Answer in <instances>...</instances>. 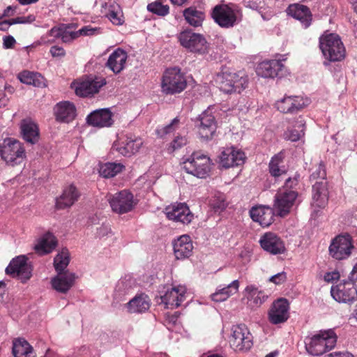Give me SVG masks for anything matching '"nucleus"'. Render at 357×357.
Masks as SVG:
<instances>
[{
    "mask_svg": "<svg viewBox=\"0 0 357 357\" xmlns=\"http://www.w3.org/2000/svg\"><path fill=\"white\" fill-rule=\"evenodd\" d=\"M296 177L288 178L284 185L278 190L275 196L274 210L280 217H284L289 213L291 208L296 204L298 192Z\"/></svg>",
    "mask_w": 357,
    "mask_h": 357,
    "instance_id": "nucleus-1",
    "label": "nucleus"
},
{
    "mask_svg": "<svg viewBox=\"0 0 357 357\" xmlns=\"http://www.w3.org/2000/svg\"><path fill=\"white\" fill-rule=\"evenodd\" d=\"M337 336L333 330L321 331L305 340V349L312 356H320L333 349L336 344Z\"/></svg>",
    "mask_w": 357,
    "mask_h": 357,
    "instance_id": "nucleus-2",
    "label": "nucleus"
},
{
    "mask_svg": "<svg viewBox=\"0 0 357 357\" xmlns=\"http://www.w3.org/2000/svg\"><path fill=\"white\" fill-rule=\"evenodd\" d=\"M0 156L9 166H16L23 162L26 158L24 145L14 138H6L0 143Z\"/></svg>",
    "mask_w": 357,
    "mask_h": 357,
    "instance_id": "nucleus-3",
    "label": "nucleus"
},
{
    "mask_svg": "<svg viewBox=\"0 0 357 357\" xmlns=\"http://www.w3.org/2000/svg\"><path fill=\"white\" fill-rule=\"evenodd\" d=\"M216 82L225 93H241L248 86V77L243 72L223 71L217 75Z\"/></svg>",
    "mask_w": 357,
    "mask_h": 357,
    "instance_id": "nucleus-4",
    "label": "nucleus"
},
{
    "mask_svg": "<svg viewBox=\"0 0 357 357\" xmlns=\"http://www.w3.org/2000/svg\"><path fill=\"white\" fill-rule=\"evenodd\" d=\"M319 47L324 58L331 62L341 61L345 56V48L338 35L329 33L319 38Z\"/></svg>",
    "mask_w": 357,
    "mask_h": 357,
    "instance_id": "nucleus-5",
    "label": "nucleus"
},
{
    "mask_svg": "<svg viewBox=\"0 0 357 357\" xmlns=\"http://www.w3.org/2000/svg\"><path fill=\"white\" fill-rule=\"evenodd\" d=\"M210 158L203 154L194 153L183 162V169L197 178H206L211 169Z\"/></svg>",
    "mask_w": 357,
    "mask_h": 357,
    "instance_id": "nucleus-6",
    "label": "nucleus"
},
{
    "mask_svg": "<svg viewBox=\"0 0 357 357\" xmlns=\"http://www.w3.org/2000/svg\"><path fill=\"white\" fill-rule=\"evenodd\" d=\"M187 86L185 77L181 73V69L174 67L167 69L161 82V88L166 94H175L183 91Z\"/></svg>",
    "mask_w": 357,
    "mask_h": 357,
    "instance_id": "nucleus-7",
    "label": "nucleus"
},
{
    "mask_svg": "<svg viewBox=\"0 0 357 357\" xmlns=\"http://www.w3.org/2000/svg\"><path fill=\"white\" fill-rule=\"evenodd\" d=\"M33 267L25 255L13 258L6 268L5 272L22 283L26 282L32 276Z\"/></svg>",
    "mask_w": 357,
    "mask_h": 357,
    "instance_id": "nucleus-8",
    "label": "nucleus"
},
{
    "mask_svg": "<svg viewBox=\"0 0 357 357\" xmlns=\"http://www.w3.org/2000/svg\"><path fill=\"white\" fill-rule=\"evenodd\" d=\"M178 38L181 45L191 52L204 54L208 52V44L200 33L187 29L181 32Z\"/></svg>",
    "mask_w": 357,
    "mask_h": 357,
    "instance_id": "nucleus-9",
    "label": "nucleus"
},
{
    "mask_svg": "<svg viewBox=\"0 0 357 357\" xmlns=\"http://www.w3.org/2000/svg\"><path fill=\"white\" fill-rule=\"evenodd\" d=\"M108 201L112 210L118 214H123L131 211L137 204L133 195L127 190H121L111 195Z\"/></svg>",
    "mask_w": 357,
    "mask_h": 357,
    "instance_id": "nucleus-10",
    "label": "nucleus"
},
{
    "mask_svg": "<svg viewBox=\"0 0 357 357\" xmlns=\"http://www.w3.org/2000/svg\"><path fill=\"white\" fill-rule=\"evenodd\" d=\"M212 17L221 27L230 28L241 20L239 12L227 5H217L213 10Z\"/></svg>",
    "mask_w": 357,
    "mask_h": 357,
    "instance_id": "nucleus-11",
    "label": "nucleus"
},
{
    "mask_svg": "<svg viewBox=\"0 0 357 357\" xmlns=\"http://www.w3.org/2000/svg\"><path fill=\"white\" fill-rule=\"evenodd\" d=\"M229 343L235 351H248L252 346V336L248 328L243 325L232 327Z\"/></svg>",
    "mask_w": 357,
    "mask_h": 357,
    "instance_id": "nucleus-12",
    "label": "nucleus"
},
{
    "mask_svg": "<svg viewBox=\"0 0 357 357\" xmlns=\"http://www.w3.org/2000/svg\"><path fill=\"white\" fill-rule=\"evenodd\" d=\"M355 280L349 277V280L332 287L331 294L333 298L339 303H350L357 298V289Z\"/></svg>",
    "mask_w": 357,
    "mask_h": 357,
    "instance_id": "nucleus-13",
    "label": "nucleus"
},
{
    "mask_svg": "<svg viewBox=\"0 0 357 357\" xmlns=\"http://www.w3.org/2000/svg\"><path fill=\"white\" fill-rule=\"evenodd\" d=\"M167 218L176 222L188 225L194 218L193 213L185 203H174L164 209Z\"/></svg>",
    "mask_w": 357,
    "mask_h": 357,
    "instance_id": "nucleus-14",
    "label": "nucleus"
},
{
    "mask_svg": "<svg viewBox=\"0 0 357 357\" xmlns=\"http://www.w3.org/2000/svg\"><path fill=\"white\" fill-rule=\"evenodd\" d=\"M353 248L349 235L338 236L332 241L329 247V252L333 258L341 260L347 258L351 255Z\"/></svg>",
    "mask_w": 357,
    "mask_h": 357,
    "instance_id": "nucleus-15",
    "label": "nucleus"
},
{
    "mask_svg": "<svg viewBox=\"0 0 357 357\" xmlns=\"http://www.w3.org/2000/svg\"><path fill=\"white\" fill-rule=\"evenodd\" d=\"M309 104V100L299 96H284L276 102L277 109L284 114L298 112Z\"/></svg>",
    "mask_w": 357,
    "mask_h": 357,
    "instance_id": "nucleus-16",
    "label": "nucleus"
},
{
    "mask_svg": "<svg viewBox=\"0 0 357 357\" xmlns=\"http://www.w3.org/2000/svg\"><path fill=\"white\" fill-rule=\"evenodd\" d=\"M289 303L285 298H279L272 304L268 311V320L273 324L285 322L289 317Z\"/></svg>",
    "mask_w": 357,
    "mask_h": 357,
    "instance_id": "nucleus-17",
    "label": "nucleus"
},
{
    "mask_svg": "<svg viewBox=\"0 0 357 357\" xmlns=\"http://www.w3.org/2000/svg\"><path fill=\"white\" fill-rule=\"evenodd\" d=\"M220 165L224 168L239 166L244 163L245 153L233 146L224 149L220 155Z\"/></svg>",
    "mask_w": 357,
    "mask_h": 357,
    "instance_id": "nucleus-18",
    "label": "nucleus"
},
{
    "mask_svg": "<svg viewBox=\"0 0 357 357\" xmlns=\"http://www.w3.org/2000/svg\"><path fill=\"white\" fill-rule=\"evenodd\" d=\"M105 84V79L103 78L87 77L78 84L75 88V93L79 96L87 97L98 93Z\"/></svg>",
    "mask_w": 357,
    "mask_h": 357,
    "instance_id": "nucleus-19",
    "label": "nucleus"
},
{
    "mask_svg": "<svg viewBox=\"0 0 357 357\" xmlns=\"http://www.w3.org/2000/svg\"><path fill=\"white\" fill-rule=\"evenodd\" d=\"M185 289L183 287H172L168 289L165 294L160 296L161 302L167 308H176L185 300Z\"/></svg>",
    "mask_w": 357,
    "mask_h": 357,
    "instance_id": "nucleus-20",
    "label": "nucleus"
},
{
    "mask_svg": "<svg viewBox=\"0 0 357 357\" xmlns=\"http://www.w3.org/2000/svg\"><path fill=\"white\" fill-rule=\"evenodd\" d=\"M261 248L273 255L284 252L285 248L282 241L274 233L264 234L259 241Z\"/></svg>",
    "mask_w": 357,
    "mask_h": 357,
    "instance_id": "nucleus-21",
    "label": "nucleus"
},
{
    "mask_svg": "<svg viewBox=\"0 0 357 357\" xmlns=\"http://www.w3.org/2000/svg\"><path fill=\"white\" fill-rule=\"evenodd\" d=\"M199 135L205 139H210L216 130L215 117L209 110H206L199 116Z\"/></svg>",
    "mask_w": 357,
    "mask_h": 357,
    "instance_id": "nucleus-22",
    "label": "nucleus"
},
{
    "mask_svg": "<svg viewBox=\"0 0 357 357\" xmlns=\"http://www.w3.org/2000/svg\"><path fill=\"white\" fill-rule=\"evenodd\" d=\"M328 190L326 181H317L312 185V202L314 208H324L328 204Z\"/></svg>",
    "mask_w": 357,
    "mask_h": 357,
    "instance_id": "nucleus-23",
    "label": "nucleus"
},
{
    "mask_svg": "<svg viewBox=\"0 0 357 357\" xmlns=\"http://www.w3.org/2000/svg\"><path fill=\"white\" fill-rule=\"evenodd\" d=\"M250 215L253 221L259 222L264 227L271 225L274 220L273 210L268 206L252 207Z\"/></svg>",
    "mask_w": 357,
    "mask_h": 357,
    "instance_id": "nucleus-24",
    "label": "nucleus"
},
{
    "mask_svg": "<svg viewBox=\"0 0 357 357\" xmlns=\"http://www.w3.org/2000/svg\"><path fill=\"white\" fill-rule=\"evenodd\" d=\"M75 280V275L66 271L58 273L51 280L52 288L58 292L66 294L73 286Z\"/></svg>",
    "mask_w": 357,
    "mask_h": 357,
    "instance_id": "nucleus-25",
    "label": "nucleus"
},
{
    "mask_svg": "<svg viewBox=\"0 0 357 357\" xmlns=\"http://www.w3.org/2000/svg\"><path fill=\"white\" fill-rule=\"evenodd\" d=\"M86 121L95 127H109L113 124L112 114L109 109H98L88 115Z\"/></svg>",
    "mask_w": 357,
    "mask_h": 357,
    "instance_id": "nucleus-26",
    "label": "nucleus"
},
{
    "mask_svg": "<svg viewBox=\"0 0 357 357\" xmlns=\"http://www.w3.org/2000/svg\"><path fill=\"white\" fill-rule=\"evenodd\" d=\"M20 130L22 138L31 144H36L40 138L38 125L31 119L22 120Z\"/></svg>",
    "mask_w": 357,
    "mask_h": 357,
    "instance_id": "nucleus-27",
    "label": "nucleus"
},
{
    "mask_svg": "<svg viewBox=\"0 0 357 357\" xmlns=\"http://www.w3.org/2000/svg\"><path fill=\"white\" fill-rule=\"evenodd\" d=\"M289 15L298 20L305 27H308L312 22V13L309 8L299 3L291 4L287 9Z\"/></svg>",
    "mask_w": 357,
    "mask_h": 357,
    "instance_id": "nucleus-28",
    "label": "nucleus"
},
{
    "mask_svg": "<svg viewBox=\"0 0 357 357\" xmlns=\"http://www.w3.org/2000/svg\"><path fill=\"white\" fill-rule=\"evenodd\" d=\"M54 114L57 121L69 123L76 116V108L73 103L63 101L56 104Z\"/></svg>",
    "mask_w": 357,
    "mask_h": 357,
    "instance_id": "nucleus-29",
    "label": "nucleus"
},
{
    "mask_svg": "<svg viewBox=\"0 0 357 357\" xmlns=\"http://www.w3.org/2000/svg\"><path fill=\"white\" fill-rule=\"evenodd\" d=\"M174 252L177 259H184L189 257L193 250V245L188 235L180 236L173 243Z\"/></svg>",
    "mask_w": 357,
    "mask_h": 357,
    "instance_id": "nucleus-30",
    "label": "nucleus"
},
{
    "mask_svg": "<svg viewBox=\"0 0 357 357\" xmlns=\"http://www.w3.org/2000/svg\"><path fill=\"white\" fill-rule=\"evenodd\" d=\"M80 196L79 192L73 184L66 187L62 195L56 199V206L58 209L70 207L77 201Z\"/></svg>",
    "mask_w": 357,
    "mask_h": 357,
    "instance_id": "nucleus-31",
    "label": "nucleus"
},
{
    "mask_svg": "<svg viewBox=\"0 0 357 357\" xmlns=\"http://www.w3.org/2000/svg\"><path fill=\"white\" fill-rule=\"evenodd\" d=\"M127 59L128 55L126 52L122 49L118 48L109 55L107 62V66L115 74H118L125 68Z\"/></svg>",
    "mask_w": 357,
    "mask_h": 357,
    "instance_id": "nucleus-32",
    "label": "nucleus"
},
{
    "mask_svg": "<svg viewBox=\"0 0 357 357\" xmlns=\"http://www.w3.org/2000/svg\"><path fill=\"white\" fill-rule=\"evenodd\" d=\"M305 121L302 116L296 118L284 133V138L291 142H297L305 135Z\"/></svg>",
    "mask_w": 357,
    "mask_h": 357,
    "instance_id": "nucleus-33",
    "label": "nucleus"
},
{
    "mask_svg": "<svg viewBox=\"0 0 357 357\" xmlns=\"http://www.w3.org/2000/svg\"><path fill=\"white\" fill-rule=\"evenodd\" d=\"M284 67L280 60H270L261 62L257 68V74L264 77H275Z\"/></svg>",
    "mask_w": 357,
    "mask_h": 357,
    "instance_id": "nucleus-34",
    "label": "nucleus"
},
{
    "mask_svg": "<svg viewBox=\"0 0 357 357\" xmlns=\"http://www.w3.org/2000/svg\"><path fill=\"white\" fill-rule=\"evenodd\" d=\"M142 145V141L139 138L127 137L119 146L114 144L113 148L124 156H130L137 153Z\"/></svg>",
    "mask_w": 357,
    "mask_h": 357,
    "instance_id": "nucleus-35",
    "label": "nucleus"
},
{
    "mask_svg": "<svg viewBox=\"0 0 357 357\" xmlns=\"http://www.w3.org/2000/svg\"><path fill=\"white\" fill-rule=\"evenodd\" d=\"M56 245V237L48 232L38 239V243L34 246V250L38 254L43 255L52 252Z\"/></svg>",
    "mask_w": 357,
    "mask_h": 357,
    "instance_id": "nucleus-36",
    "label": "nucleus"
},
{
    "mask_svg": "<svg viewBox=\"0 0 357 357\" xmlns=\"http://www.w3.org/2000/svg\"><path fill=\"white\" fill-rule=\"evenodd\" d=\"M127 307L130 313L145 312L150 307V299L144 294L137 295L127 303Z\"/></svg>",
    "mask_w": 357,
    "mask_h": 357,
    "instance_id": "nucleus-37",
    "label": "nucleus"
},
{
    "mask_svg": "<svg viewBox=\"0 0 357 357\" xmlns=\"http://www.w3.org/2000/svg\"><path fill=\"white\" fill-rule=\"evenodd\" d=\"M13 354L15 357H36L33 347L24 338H17L13 341Z\"/></svg>",
    "mask_w": 357,
    "mask_h": 357,
    "instance_id": "nucleus-38",
    "label": "nucleus"
},
{
    "mask_svg": "<svg viewBox=\"0 0 357 357\" xmlns=\"http://www.w3.org/2000/svg\"><path fill=\"white\" fill-rule=\"evenodd\" d=\"M245 293L248 305L252 308L260 306L267 298V296L263 291L252 284L246 287Z\"/></svg>",
    "mask_w": 357,
    "mask_h": 357,
    "instance_id": "nucleus-39",
    "label": "nucleus"
},
{
    "mask_svg": "<svg viewBox=\"0 0 357 357\" xmlns=\"http://www.w3.org/2000/svg\"><path fill=\"white\" fill-rule=\"evenodd\" d=\"M22 83L37 87L45 86V78L38 73L24 70L17 75Z\"/></svg>",
    "mask_w": 357,
    "mask_h": 357,
    "instance_id": "nucleus-40",
    "label": "nucleus"
},
{
    "mask_svg": "<svg viewBox=\"0 0 357 357\" xmlns=\"http://www.w3.org/2000/svg\"><path fill=\"white\" fill-rule=\"evenodd\" d=\"M183 15L186 22L194 27L202 26L204 19L205 13L195 7H189L185 9Z\"/></svg>",
    "mask_w": 357,
    "mask_h": 357,
    "instance_id": "nucleus-41",
    "label": "nucleus"
},
{
    "mask_svg": "<svg viewBox=\"0 0 357 357\" xmlns=\"http://www.w3.org/2000/svg\"><path fill=\"white\" fill-rule=\"evenodd\" d=\"M123 167L121 163L107 162L100 167L99 173L104 178H112L120 173Z\"/></svg>",
    "mask_w": 357,
    "mask_h": 357,
    "instance_id": "nucleus-42",
    "label": "nucleus"
},
{
    "mask_svg": "<svg viewBox=\"0 0 357 357\" xmlns=\"http://www.w3.org/2000/svg\"><path fill=\"white\" fill-rule=\"evenodd\" d=\"M70 261L69 252L67 249H62L54 259V265L57 273H64Z\"/></svg>",
    "mask_w": 357,
    "mask_h": 357,
    "instance_id": "nucleus-43",
    "label": "nucleus"
},
{
    "mask_svg": "<svg viewBox=\"0 0 357 357\" xmlns=\"http://www.w3.org/2000/svg\"><path fill=\"white\" fill-rule=\"evenodd\" d=\"M107 17L114 24L121 25L123 23V13L120 6L114 2L109 6Z\"/></svg>",
    "mask_w": 357,
    "mask_h": 357,
    "instance_id": "nucleus-44",
    "label": "nucleus"
},
{
    "mask_svg": "<svg viewBox=\"0 0 357 357\" xmlns=\"http://www.w3.org/2000/svg\"><path fill=\"white\" fill-rule=\"evenodd\" d=\"M282 162V156L278 154L272 158L269 163V170L272 176L277 177L284 173V171L280 169L279 164Z\"/></svg>",
    "mask_w": 357,
    "mask_h": 357,
    "instance_id": "nucleus-45",
    "label": "nucleus"
},
{
    "mask_svg": "<svg viewBox=\"0 0 357 357\" xmlns=\"http://www.w3.org/2000/svg\"><path fill=\"white\" fill-rule=\"evenodd\" d=\"M131 289L130 282L126 280H120L115 289L114 297L116 298H121L123 296L127 294Z\"/></svg>",
    "mask_w": 357,
    "mask_h": 357,
    "instance_id": "nucleus-46",
    "label": "nucleus"
},
{
    "mask_svg": "<svg viewBox=\"0 0 357 357\" xmlns=\"http://www.w3.org/2000/svg\"><path fill=\"white\" fill-rule=\"evenodd\" d=\"M147 9L151 13L161 16H165L169 13V6L167 5H162L157 1L149 3Z\"/></svg>",
    "mask_w": 357,
    "mask_h": 357,
    "instance_id": "nucleus-47",
    "label": "nucleus"
},
{
    "mask_svg": "<svg viewBox=\"0 0 357 357\" xmlns=\"http://www.w3.org/2000/svg\"><path fill=\"white\" fill-rule=\"evenodd\" d=\"M239 287V282L235 280L229 284L227 287L218 289V291L225 295H227V298L238 291Z\"/></svg>",
    "mask_w": 357,
    "mask_h": 357,
    "instance_id": "nucleus-48",
    "label": "nucleus"
},
{
    "mask_svg": "<svg viewBox=\"0 0 357 357\" xmlns=\"http://www.w3.org/2000/svg\"><path fill=\"white\" fill-rule=\"evenodd\" d=\"M61 32H62V29L54 26V27L52 28L48 31L47 35L43 36L41 37L39 43L41 44V45H45V44H47V43H52V41H50V40H47V38L48 36H53V37L56 38H60Z\"/></svg>",
    "mask_w": 357,
    "mask_h": 357,
    "instance_id": "nucleus-49",
    "label": "nucleus"
},
{
    "mask_svg": "<svg viewBox=\"0 0 357 357\" xmlns=\"http://www.w3.org/2000/svg\"><path fill=\"white\" fill-rule=\"evenodd\" d=\"M326 173L324 166L322 164H319V165L310 175V180L314 181L319 179L320 181H326Z\"/></svg>",
    "mask_w": 357,
    "mask_h": 357,
    "instance_id": "nucleus-50",
    "label": "nucleus"
},
{
    "mask_svg": "<svg viewBox=\"0 0 357 357\" xmlns=\"http://www.w3.org/2000/svg\"><path fill=\"white\" fill-rule=\"evenodd\" d=\"M36 20V17L33 15H29L26 17L22 16V17H17L16 18L9 20L8 26H10L15 24H26V23H31L34 22Z\"/></svg>",
    "mask_w": 357,
    "mask_h": 357,
    "instance_id": "nucleus-51",
    "label": "nucleus"
},
{
    "mask_svg": "<svg viewBox=\"0 0 357 357\" xmlns=\"http://www.w3.org/2000/svg\"><path fill=\"white\" fill-rule=\"evenodd\" d=\"M100 29L97 27H91L90 26H85L78 31L79 36H93L100 33Z\"/></svg>",
    "mask_w": 357,
    "mask_h": 357,
    "instance_id": "nucleus-52",
    "label": "nucleus"
},
{
    "mask_svg": "<svg viewBox=\"0 0 357 357\" xmlns=\"http://www.w3.org/2000/svg\"><path fill=\"white\" fill-rule=\"evenodd\" d=\"M79 37L78 31H63L61 32L60 38H61L63 43H69L73 40Z\"/></svg>",
    "mask_w": 357,
    "mask_h": 357,
    "instance_id": "nucleus-53",
    "label": "nucleus"
},
{
    "mask_svg": "<svg viewBox=\"0 0 357 357\" xmlns=\"http://www.w3.org/2000/svg\"><path fill=\"white\" fill-rule=\"evenodd\" d=\"M178 123V119L177 118H175L172 120L171 123L167 125L163 128L160 130H158L157 132L158 135H160L161 137H162L165 134L170 133L173 130H174V126Z\"/></svg>",
    "mask_w": 357,
    "mask_h": 357,
    "instance_id": "nucleus-54",
    "label": "nucleus"
},
{
    "mask_svg": "<svg viewBox=\"0 0 357 357\" xmlns=\"http://www.w3.org/2000/svg\"><path fill=\"white\" fill-rule=\"evenodd\" d=\"M187 144V139L185 137L177 136L172 143V148L176 150L181 148Z\"/></svg>",
    "mask_w": 357,
    "mask_h": 357,
    "instance_id": "nucleus-55",
    "label": "nucleus"
},
{
    "mask_svg": "<svg viewBox=\"0 0 357 357\" xmlns=\"http://www.w3.org/2000/svg\"><path fill=\"white\" fill-rule=\"evenodd\" d=\"M286 279L287 274L285 272L282 271L271 276L269 279V281L275 283V284H280L283 283Z\"/></svg>",
    "mask_w": 357,
    "mask_h": 357,
    "instance_id": "nucleus-56",
    "label": "nucleus"
},
{
    "mask_svg": "<svg viewBox=\"0 0 357 357\" xmlns=\"http://www.w3.org/2000/svg\"><path fill=\"white\" fill-rule=\"evenodd\" d=\"M50 52L53 57H63L66 55L64 49L59 46L52 47Z\"/></svg>",
    "mask_w": 357,
    "mask_h": 357,
    "instance_id": "nucleus-57",
    "label": "nucleus"
},
{
    "mask_svg": "<svg viewBox=\"0 0 357 357\" xmlns=\"http://www.w3.org/2000/svg\"><path fill=\"white\" fill-rule=\"evenodd\" d=\"M111 232V229L108 225H102L100 227L97 228V236L100 238L107 236Z\"/></svg>",
    "mask_w": 357,
    "mask_h": 357,
    "instance_id": "nucleus-58",
    "label": "nucleus"
},
{
    "mask_svg": "<svg viewBox=\"0 0 357 357\" xmlns=\"http://www.w3.org/2000/svg\"><path fill=\"white\" fill-rule=\"evenodd\" d=\"M340 278V273L337 271L326 273L324 275V280L327 282H333Z\"/></svg>",
    "mask_w": 357,
    "mask_h": 357,
    "instance_id": "nucleus-59",
    "label": "nucleus"
},
{
    "mask_svg": "<svg viewBox=\"0 0 357 357\" xmlns=\"http://www.w3.org/2000/svg\"><path fill=\"white\" fill-rule=\"evenodd\" d=\"M16 43L15 39L12 36H8L3 38V47L5 49L13 48Z\"/></svg>",
    "mask_w": 357,
    "mask_h": 357,
    "instance_id": "nucleus-60",
    "label": "nucleus"
},
{
    "mask_svg": "<svg viewBox=\"0 0 357 357\" xmlns=\"http://www.w3.org/2000/svg\"><path fill=\"white\" fill-rule=\"evenodd\" d=\"M211 296V299L215 302H222L227 299V295L223 296V294L219 292L218 290Z\"/></svg>",
    "mask_w": 357,
    "mask_h": 357,
    "instance_id": "nucleus-61",
    "label": "nucleus"
},
{
    "mask_svg": "<svg viewBox=\"0 0 357 357\" xmlns=\"http://www.w3.org/2000/svg\"><path fill=\"white\" fill-rule=\"evenodd\" d=\"M324 357H354L351 354L345 352H335V353H331L328 355L325 356Z\"/></svg>",
    "mask_w": 357,
    "mask_h": 357,
    "instance_id": "nucleus-62",
    "label": "nucleus"
},
{
    "mask_svg": "<svg viewBox=\"0 0 357 357\" xmlns=\"http://www.w3.org/2000/svg\"><path fill=\"white\" fill-rule=\"evenodd\" d=\"M349 277L352 279V280H357V262L354 265Z\"/></svg>",
    "mask_w": 357,
    "mask_h": 357,
    "instance_id": "nucleus-63",
    "label": "nucleus"
},
{
    "mask_svg": "<svg viewBox=\"0 0 357 357\" xmlns=\"http://www.w3.org/2000/svg\"><path fill=\"white\" fill-rule=\"evenodd\" d=\"M8 20H4L2 22H0V30L1 31H6L8 29Z\"/></svg>",
    "mask_w": 357,
    "mask_h": 357,
    "instance_id": "nucleus-64",
    "label": "nucleus"
}]
</instances>
